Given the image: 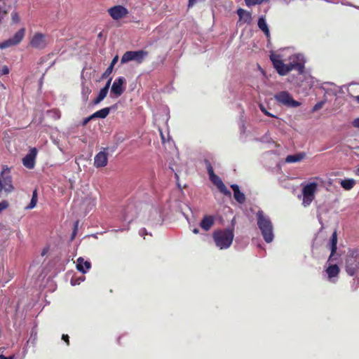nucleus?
Here are the masks:
<instances>
[{"label": "nucleus", "mask_w": 359, "mask_h": 359, "mask_svg": "<svg viewBox=\"0 0 359 359\" xmlns=\"http://www.w3.org/2000/svg\"><path fill=\"white\" fill-rule=\"evenodd\" d=\"M302 205L304 207L309 206L315 198V194L317 191L318 184L316 182H309L306 184H302Z\"/></svg>", "instance_id": "39448f33"}, {"label": "nucleus", "mask_w": 359, "mask_h": 359, "mask_svg": "<svg viewBox=\"0 0 359 359\" xmlns=\"http://www.w3.org/2000/svg\"><path fill=\"white\" fill-rule=\"evenodd\" d=\"M264 137L266 138V140H263L262 141L263 142H268L269 140H268V138H267V133L266 134Z\"/></svg>", "instance_id": "bf43d9fd"}, {"label": "nucleus", "mask_w": 359, "mask_h": 359, "mask_svg": "<svg viewBox=\"0 0 359 359\" xmlns=\"http://www.w3.org/2000/svg\"><path fill=\"white\" fill-rule=\"evenodd\" d=\"M78 226H79V221L77 220L74 222V230H73L72 235V240H73L76 235Z\"/></svg>", "instance_id": "79ce46f5"}, {"label": "nucleus", "mask_w": 359, "mask_h": 359, "mask_svg": "<svg viewBox=\"0 0 359 359\" xmlns=\"http://www.w3.org/2000/svg\"><path fill=\"white\" fill-rule=\"evenodd\" d=\"M0 359H12L11 358H7L3 355H0Z\"/></svg>", "instance_id": "864d4df0"}, {"label": "nucleus", "mask_w": 359, "mask_h": 359, "mask_svg": "<svg viewBox=\"0 0 359 359\" xmlns=\"http://www.w3.org/2000/svg\"><path fill=\"white\" fill-rule=\"evenodd\" d=\"M118 231H123V229H118ZM116 231H118V230H116Z\"/></svg>", "instance_id": "774afa93"}, {"label": "nucleus", "mask_w": 359, "mask_h": 359, "mask_svg": "<svg viewBox=\"0 0 359 359\" xmlns=\"http://www.w3.org/2000/svg\"><path fill=\"white\" fill-rule=\"evenodd\" d=\"M330 250L331 254L330 255V257L328 259V262L331 261L332 259V257L334 256V254L335 253L337 250V232L334 231L331 238H330Z\"/></svg>", "instance_id": "393cba45"}, {"label": "nucleus", "mask_w": 359, "mask_h": 359, "mask_svg": "<svg viewBox=\"0 0 359 359\" xmlns=\"http://www.w3.org/2000/svg\"><path fill=\"white\" fill-rule=\"evenodd\" d=\"M47 113L52 116L55 119H59L60 118V113L57 109L47 111Z\"/></svg>", "instance_id": "72a5a7b5"}, {"label": "nucleus", "mask_w": 359, "mask_h": 359, "mask_svg": "<svg viewBox=\"0 0 359 359\" xmlns=\"http://www.w3.org/2000/svg\"><path fill=\"white\" fill-rule=\"evenodd\" d=\"M264 0H245L247 6L250 7L255 5L261 4Z\"/></svg>", "instance_id": "473e14b6"}, {"label": "nucleus", "mask_w": 359, "mask_h": 359, "mask_svg": "<svg viewBox=\"0 0 359 359\" xmlns=\"http://www.w3.org/2000/svg\"><path fill=\"white\" fill-rule=\"evenodd\" d=\"M161 134H162V133L161 132ZM161 138L163 140V135H161Z\"/></svg>", "instance_id": "338daca9"}, {"label": "nucleus", "mask_w": 359, "mask_h": 359, "mask_svg": "<svg viewBox=\"0 0 359 359\" xmlns=\"http://www.w3.org/2000/svg\"><path fill=\"white\" fill-rule=\"evenodd\" d=\"M305 156V154L304 153H299L294 155H288L285 158V163H297L301 161Z\"/></svg>", "instance_id": "a878e982"}, {"label": "nucleus", "mask_w": 359, "mask_h": 359, "mask_svg": "<svg viewBox=\"0 0 359 359\" xmlns=\"http://www.w3.org/2000/svg\"><path fill=\"white\" fill-rule=\"evenodd\" d=\"M9 171V169L8 167L4 168L3 171L1 172V177H2V185H3V189L7 192L11 193L14 190V187L12 184V179L11 177L9 175H6V172Z\"/></svg>", "instance_id": "dca6fc26"}, {"label": "nucleus", "mask_w": 359, "mask_h": 359, "mask_svg": "<svg viewBox=\"0 0 359 359\" xmlns=\"http://www.w3.org/2000/svg\"><path fill=\"white\" fill-rule=\"evenodd\" d=\"M212 238L215 245L219 250H226L231 245L234 233L231 229H223L215 230L212 233Z\"/></svg>", "instance_id": "7ed1b4c3"}, {"label": "nucleus", "mask_w": 359, "mask_h": 359, "mask_svg": "<svg viewBox=\"0 0 359 359\" xmlns=\"http://www.w3.org/2000/svg\"><path fill=\"white\" fill-rule=\"evenodd\" d=\"M353 97H354V99L355 100V101H356L358 103H359V95L354 96Z\"/></svg>", "instance_id": "5fc2aeb1"}, {"label": "nucleus", "mask_w": 359, "mask_h": 359, "mask_svg": "<svg viewBox=\"0 0 359 359\" xmlns=\"http://www.w3.org/2000/svg\"><path fill=\"white\" fill-rule=\"evenodd\" d=\"M106 149L97 153L94 158V166L95 168H103L107 165L108 154Z\"/></svg>", "instance_id": "f3484780"}, {"label": "nucleus", "mask_w": 359, "mask_h": 359, "mask_svg": "<svg viewBox=\"0 0 359 359\" xmlns=\"http://www.w3.org/2000/svg\"><path fill=\"white\" fill-rule=\"evenodd\" d=\"M355 175L359 176V168L355 170Z\"/></svg>", "instance_id": "052dcab7"}, {"label": "nucleus", "mask_w": 359, "mask_h": 359, "mask_svg": "<svg viewBox=\"0 0 359 359\" xmlns=\"http://www.w3.org/2000/svg\"><path fill=\"white\" fill-rule=\"evenodd\" d=\"M91 93V89L88 85H86L85 83H82L81 86V95L83 101H87L88 99V96Z\"/></svg>", "instance_id": "c85d7f7f"}, {"label": "nucleus", "mask_w": 359, "mask_h": 359, "mask_svg": "<svg viewBox=\"0 0 359 359\" xmlns=\"http://www.w3.org/2000/svg\"><path fill=\"white\" fill-rule=\"evenodd\" d=\"M46 252H47V250H46V249H44V250H43V252H41V255H42V256L45 255L46 254Z\"/></svg>", "instance_id": "4d7b16f0"}, {"label": "nucleus", "mask_w": 359, "mask_h": 359, "mask_svg": "<svg viewBox=\"0 0 359 359\" xmlns=\"http://www.w3.org/2000/svg\"><path fill=\"white\" fill-rule=\"evenodd\" d=\"M325 101H320V102H317L313 107L312 109V111H318L319 109H320L323 105L325 104Z\"/></svg>", "instance_id": "58836bf2"}, {"label": "nucleus", "mask_w": 359, "mask_h": 359, "mask_svg": "<svg viewBox=\"0 0 359 359\" xmlns=\"http://www.w3.org/2000/svg\"><path fill=\"white\" fill-rule=\"evenodd\" d=\"M108 13L114 20H118L126 16L128 11L126 7L118 5L109 8Z\"/></svg>", "instance_id": "ddd939ff"}, {"label": "nucleus", "mask_w": 359, "mask_h": 359, "mask_svg": "<svg viewBox=\"0 0 359 359\" xmlns=\"http://www.w3.org/2000/svg\"><path fill=\"white\" fill-rule=\"evenodd\" d=\"M9 72H10L9 68L7 66L4 65L0 69V76H1L3 75L8 74Z\"/></svg>", "instance_id": "ea45409f"}, {"label": "nucleus", "mask_w": 359, "mask_h": 359, "mask_svg": "<svg viewBox=\"0 0 359 359\" xmlns=\"http://www.w3.org/2000/svg\"><path fill=\"white\" fill-rule=\"evenodd\" d=\"M210 180L215 186H217L221 193L228 196H231L230 191L226 187L222 180L217 175H214L213 176H211Z\"/></svg>", "instance_id": "a211bd4d"}, {"label": "nucleus", "mask_w": 359, "mask_h": 359, "mask_svg": "<svg viewBox=\"0 0 359 359\" xmlns=\"http://www.w3.org/2000/svg\"><path fill=\"white\" fill-rule=\"evenodd\" d=\"M258 27L264 33L266 36L270 38V32L264 16L259 18L257 22Z\"/></svg>", "instance_id": "b1692460"}, {"label": "nucleus", "mask_w": 359, "mask_h": 359, "mask_svg": "<svg viewBox=\"0 0 359 359\" xmlns=\"http://www.w3.org/2000/svg\"><path fill=\"white\" fill-rule=\"evenodd\" d=\"M113 69L114 67L109 65L102 74V79H106L109 77V76L111 74Z\"/></svg>", "instance_id": "e433bc0d"}, {"label": "nucleus", "mask_w": 359, "mask_h": 359, "mask_svg": "<svg viewBox=\"0 0 359 359\" xmlns=\"http://www.w3.org/2000/svg\"><path fill=\"white\" fill-rule=\"evenodd\" d=\"M25 28L22 27L12 37L0 43V49H6L20 44L25 38Z\"/></svg>", "instance_id": "6e6552de"}, {"label": "nucleus", "mask_w": 359, "mask_h": 359, "mask_svg": "<svg viewBox=\"0 0 359 359\" xmlns=\"http://www.w3.org/2000/svg\"><path fill=\"white\" fill-rule=\"evenodd\" d=\"M149 233L147 232V229L145 228H142L139 231V235L144 238V236L146 235H148ZM151 235V233H149Z\"/></svg>", "instance_id": "c03bdc74"}, {"label": "nucleus", "mask_w": 359, "mask_h": 359, "mask_svg": "<svg viewBox=\"0 0 359 359\" xmlns=\"http://www.w3.org/2000/svg\"><path fill=\"white\" fill-rule=\"evenodd\" d=\"M37 154L36 148H32L29 153L22 158V164L29 169H32L35 165V158Z\"/></svg>", "instance_id": "2eb2a0df"}, {"label": "nucleus", "mask_w": 359, "mask_h": 359, "mask_svg": "<svg viewBox=\"0 0 359 359\" xmlns=\"http://www.w3.org/2000/svg\"><path fill=\"white\" fill-rule=\"evenodd\" d=\"M62 338L67 344H69V336L67 334H63Z\"/></svg>", "instance_id": "3c124183"}, {"label": "nucleus", "mask_w": 359, "mask_h": 359, "mask_svg": "<svg viewBox=\"0 0 359 359\" xmlns=\"http://www.w3.org/2000/svg\"><path fill=\"white\" fill-rule=\"evenodd\" d=\"M340 184L342 188L346 191L351 190L355 184V180L354 179H344L341 180Z\"/></svg>", "instance_id": "bb28decb"}, {"label": "nucleus", "mask_w": 359, "mask_h": 359, "mask_svg": "<svg viewBox=\"0 0 359 359\" xmlns=\"http://www.w3.org/2000/svg\"><path fill=\"white\" fill-rule=\"evenodd\" d=\"M205 165H206V168H207L209 178H210L211 176H213L215 174L214 172L213 168L209 161H206Z\"/></svg>", "instance_id": "c9c22d12"}, {"label": "nucleus", "mask_w": 359, "mask_h": 359, "mask_svg": "<svg viewBox=\"0 0 359 359\" xmlns=\"http://www.w3.org/2000/svg\"><path fill=\"white\" fill-rule=\"evenodd\" d=\"M192 231H193V233H194L197 234V233H198L199 230H198V229L195 228V229H194L192 230Z\"/></svg>", "instance_id": "603ef678"}, {"label": "nucleus", "mask_w": 359, "mask_h": 359, "mask_svg": "<svg viewBox=\"0 0 359 359\" xmlns=\"http://www.w3.org/2000/svg\"><path fill=\"white\" fill-rule=\"evenodd\" d=\"M283 3H285L286 5H288L290 1H287V0H281Z\"/></svg>", "instance_id": "13d9d810"}, {"label": "nucleus", "mask_w": 359, "mask_h": 359, "mask_svg": "<svg viewBox=\"0 0 359 359\" xmlns=\"http://www.w3.org/2000/svg\"><path fill=\"white\" fill-rule=\"evenodd\" d=\"M147 55L148 52L143 50L136 51H127L123 55L121 62L124 64L130 61H135L140 64L144 61Z\"/></svg>", "instance_id": "0eeeda50"}, {"label": "nucleus", "mask_w": 359, "mask_h": 359, "mask_svg": "<svg viewBox=\"0 0 359 359\" xmlns=\"http://www.w3.org/2000/svg\"><path fill=\"white\" fill-rule=\"evenodd\" d=\"M256 217L257 226L264 241L267 243H271L274 239V233L271 219L262 210H259Z\"/></svg>", "instance_id": "f03ea898"}, {"label": "nucleus", "mask_w": 359, "mask_h": 359, "mask_svg": "<svg viewBox=\"0 0 359 359\" xmlns=\"http://www.w3.org/2000/svg\"><path fill=\"white\" fill-rule=\"evenodd\" d=\"M38 201L37 191L35 189L32 193V196L29 204L25 207L26 210H31L36 207Z\"/></svg>", "instance_id": "c756f323"}, {"label": "nucleus", "mask_w": 359, "mask_h": 359, "mask_svg": "<svg viewBox=\"0 0 359 359\" xmlns=\"http://www.w3.org/2000/svg\"><path fill=\"white\" fill-rule=\"evenodd\" d=\"M110 108L109 107H105L100 110L97 111L96 112L93 113L92 114V117L93 118H106L108 114H109Z\"/></svg>", "instance_id": "cd10ccee"}, {"label": "nucleus", "mask_w": 359, "mask_h": 359, "mask_svg": "<svg viewBox=\"0 0 359 359\" xmlns=\"http://www.w3.org/2000/svg\"><path fill=\"white\" fill-rule=\"evenodd\" d=\"M8 207V203L6 201L0 202V213Z\"/></svg>", "instance_id": "a19ab883"}, {"label": "nucleus", "mask_w": 359, "mask_h": 359, "mask_svg": "<svg viewBox=\"0 0 359 359\" xmlns=\"http://www.w3.org/2000/svg\"><path fill=\"white\" fill-rule=\"evenodd\" d=\"M231 188L233 191V197L235 200L238 203L243 204L245 201V196L240 191L239 187L237 184H233L231 185Z\"/></svg>", "instance_id": "4be33fe9"}, {"label": "nucleus", "mask_w": 359, "mask_h": 359, "mask_svg": "<svg viewBox=\"0 0 359 359\" xmlns=\"http://www.w3.org/2000/svg\"><path fill=\"white\" fill-rule=\"evenodd\" d=\"M345 269L350 276H353L359 269V252L349 250L346 257Z\"/></svg>", "instance_id": "20e7f679"}, {"label": "nucleus", "mask_w": 359, "mask_h": 359, "mask_svg": "<svg viewBox=\"0 0 359 359\" xmlns=\"http://www.w3.org/2000/svg\"><path fill=\"white\" fill-rule=\"evenodd\" d=\"M147 219L152 225L161 224L163 222L161 210L158 208H151Z\"/></svg>", "instance_id": "4468645a"}, {"label": "nucleus", "mask_w": 359, "mask_h": 359, "mask_svg": "<svg viewBox=\"0 0 359 359\" xmlns=\"http://www.w3.org/2000/svg\"><path fill=\"white\" fill-rule=\"evenodd\" d=\"M91 267L89 261H85L83 257H79L76 261V269L83 273H86Z\"/></svg>", "instance_id": "412c9836"}, {"label": "nucleus", "mask_w": 359, "mask_h": 359, "mask_svg": "<svg viewBox=\"0 0 359 359\" xmlns=\"http://www.w3.org/2000/svg\"><path fill=\"white\" fill-rule=\"evenodd\" d=\"M93 119H94V118H93V117H92V115H90L88 117H86V118L83 119L82 125L86 126L90 121H91Z\"/></svg>", "instance_id": "49530a36"}, {"label": "nucleus", "mask_w": 359, "mask_h": 359, "mask_svg": "<svg viewBox=\"0 0 359 359\" xmlns=\"http://www.w3.org/2000/svg\"><path fill=\"white\" fill-rule=\"evenodd\" d=\"M357 282V285L355 286V289H356L358 287V285H359V278L358 279Z\"/></svg>", "instance_id": "680f3d73"}, {"label": "nucleus", "mask_w": 359, "mask_h": 359, "mask_svg": "<svg viewBox=\"0 0 359 359\" xmlns=\"http://www.w3.org/2000/svg\"><path fill=\"white\" fill-rule=\"evenodd\" d=\"M163 112L165 114V116H166V121L168 120V118H169V111H168V109H166V108H163L162 109Z\"/></svg>", "instance_id": "09e8293b"}, {"label": "nucleus", "mask_w": 359, "mask_h": 359, "mask_svg": "<svg viewBox=\"0 0 359 359\" xmlns=\"http://www.w3.org/2000/svg\"><path fill=\"white\" fill-rule=\"evenodd\" d=\"M274 99L280 105L290 108H296L301 105V103L294 100L292 96L287 91H280L274 95Z\"/></svg>", "instance_id": "423d86ee"}, {"label": "nucleus", "mask_w": 359, "mask_h": 359, "mask_svg": "<svg viewBox=\"0 0 359 359\" xmlns=\"http://www.w3.org/2000/svg\"><path fill=\"white\" fill-rule=\"evenodd\" d=\"M36 340V332L32 329L30 333V337L27 341V344H31L32 346L34 345Z\"/></svg>", "instance_id": "2f4dec72"}, {"label": "nucleus", "mask_w": 359, "mask_h": 359, "mask_svg": "<svg viewBox=\"0 0 359 359\" xmlns=\"http://www.w3.org/2000/svg\"><path fill=\"white\" fill-rule=\"evenodd\" d=\"M111 80H112V78L110 77L108 79V81H107L105 86L102 88H101L97 97L93 101V103L95 104H99L107 97L108 91H109V88L111 83Z\"/></svg>", "instance_id": "6ab92c4d"}, {"label": "nucleus", "mask_w": 359, "mask_h": 359, "mask_svg": "<svg viewBox=\"0 0 359 359\" xmlns=\"http://www.w3.org/2000/svg\"><path fill=\"white\" fill-rule=\"evenodd\" d=\"M93 206L95 205V199L93 200Z\"/></svg>", "instance_id": "e2e57ef3"}, {"label": "nucleus", "mask_w": 359, "mask_h": 359, "mask_svg": "<svg viewBox=\"0 0 359 359\" xmlns=\"http://www.w3.org/2000/svg\"><path fill=\"white\" fill-rule=\"evenodd\" d=\"M118 55H116V56L113 58V60H111V63H110V65H109L114 67V65H115L116 64V62H118Z\"/></svg>", "instance_id": "de8ad7c7"}, {"label": "nucleus", "mask_w": 359, "mask_h": 359, "mask_svg": "<svg viewBox=\"0 0 359 359\" xmlns=\"http://www.w3.org/2000/svg\"><path fill=\"white\" fill-rule=\"evenodd\" d=\"M2 190H3V185H2L1 180H0V193L1 192Z\"/></svg>", "instance_id": "6e6d98bb"}, {"label": "nucleus", "mask_w": 359, "mask_h": 359, "mask_svg": "<svg viewBox=\"0 0 359 359\" xmlns=\"http://www.w3.org/2000/svg\"><path fill=\"white\" fill-rule=\"evenodd\" d=\"M205 0H189L188 1V8H190L193 7L196 4L200 1H204Z\"/></svg>", "instance_id": "37998d69"}, {"label": "nucleus", "mask_w": 359, "mask_h": 359, "mask_svg": "<svg viewBox=\"0 0 359 359\" xmlns=\"http://www.w3.org/2000/svg\"><path fill=\"white\" fill-rule=\"evenodd\" d=\"M47 44L46 35L41 33H35L30 40V46L36 49L42 50Z\"/></svg>", "instance_id": "9b49d317"}, {"label": "nucleus", "mask_w": 359, "mask_h": 359, "mask_svg": "<svg viewBox=\"0 0 359 359\" xmlns=\"http://www.w3.org/2000/svg\"><path fill=\"white\" fill-rule=\"evenodd\" d=\"M326 2H328V3H332V1L331 0H324Z\"/></svg>", "instance_id": "0e129e2a"}, {"label": "nucleus", "mask_w": 359, "mask_h": 359, "mask_svg": "<svg viewBox=\"0 0 359 359\" xmlns=\"http://www.w3.org/2000/svg\"><path fill=\"white\" fill-rule=\"evenodd\" d=\"M340 269L337 264H329L325 270V279L331 283H336L339 279Z\"/></svg>", "instance_id": "9d476101"}, {"label": "nucleus", "mask_w": 359, "mask_h": 359, "mask_svg": "<svg viewBox=\"0 0 359 359\" xmlns=\"http://www.w3.org/2000/svg\"><path fill=\"white\" fill-rule=\"evenodd\" d=\"M341 3L343 5H346V6H353L354 8H356L359 9V6H353L352 4H351L349 2L344 3V1H341Z\"/></svg>", "instance_id": "8fccbe9b"}, {"label": "nucleus", "mask_w": 359, "mask_h": 359, "mask_svg": "<svg viewBox=\"0 0 359 359\" xmlns=\"http://www.w3.org/2000/svg\"><path fill=\"white\" fill-rule=\"evenodd\" d=\"M270 60L273 67L280 76H285L290 72L296 70L299 74H303L305 70L306 57L303 53H296L287 58V63H284L283 57L280 54L272 53Z\"/></svg>", "instance_id": "f257e3e1"}, {"label": "nucleus", "mask_w": 359, "mask_h": 359, "mask_svg": "<svg viewBox=\"0 0 359 359\" xmlns=\"http://www.w3.org/2000/svg\"><path fill=\"white\" fill-rule=\"evenodd\" d=\"M352 126L355 128H357L359 130V117L358 118H355L353 121H352Z\"/></svg>", "instance_id": "a18cd8bd"}, {"label": "nucleus", "mask_w": 359, "mask_h": 359, "mask_svg": "<svg viewBox=\"0 0 359 359\" xmlns=\"http://www.w3.org/2000/svg\"><path fill=\"white\" fill-rule=\"evenodd\" d=\"M84 280V277L81 276L78 278H72L71 279V285H79L81 282Z\"/></svg>", "instance_id": "4c0bfd02"}, {"label": "nucleus", "mask_w": 359, "mask_h": 359, "mask_svg": "<svg viewBox=\"0 0 359 359\" xmlns=\"http://www.w3.org/2000/svg\"><path fill=\"white\" fill-rule=\"evenodd\" d=\"M259 107L260 110L262 111V112H263L266 116H268L270 117H273V118H277L275 115L269 112L263 104H259Z\"/></svg>", "instance_id": "f704fd0d"}, {"label": "nucleus", "mask_w": 359, "mask_h": 359, "mask_svg": "<svg viewBox=\"0 0 359 359\" xmlns=\"http://www.w3.org/2000/svg\"><path fill=\"white\" fill-rule=\"evenodd\" d=\"M302 76L299 80L297 81L296 86L299 88L304 89H311L316 82V79L309 74H300Z\"/></svg>", "instance_id": "f8f14e48"}, {"label": "nucleus", "mask_w": 359, "mask_h": 359, "mask_svg": "<svg viewBox=\"0 0 359 359\" xmlns=\"http://www.w3.org/2000/svg\"><path fill=\"white\" fill-rule=\"evenodd\" d=\"M215 223V218L212 215H205L200 223V226L205 231H209Z\"/></svg>", "instance_id": "aec40b11"}, {"label": "nucleus", "mask_w": 359, "mask_h": 359, "mask_svg": "<svg viewBox=\"0 0 359 359\" xmlns=\"http://www.w3.org/2000/svg\"><path fill=\"white\" fill-rule=\"evenodd\" d=\"M123 221H126V220H127V219H126V217H123Z\"/></svg>", "instance_id": "69168bd1"}, {"label": "nucleus", "mask_w": 359, "mask_h": 359, "mask_svg": "<svg viewBox=\"0 0 359 359\" xmlns=\"http://www.w3.org/2000/svg\"><path fill=\"white\" fill-rule=\"evenodd\" d=\"M12 24H18L20 21V18L18 13L15 11H13L11 14Z\"/></svg>", "instance_id": "7c9ffc66"}, {"label": "nucleus", "mask_w": 359, "mask_h": 359, "mask_svg": "<svg viewBox=\"0 0 359 359\" xmlns=\"http://www.w3.org/2000/svg\"><path fill=\"white\" fill-rule=\"evenodd\" d=\"M126 80L123 76H119L114 80L111 87V95L113 97H120L126 90Z\"/></svg>", "instance_id": "1a4fd4ad"}, {"label": "nucleus", "mask_w": 359, "mask_h": 359, "mask_svg": "<svg viewBox=\"0 0 359 359\" xmlns=\"http://www.w3.org/2000/svg\"><path fill=\"white\" fill-rule=\"evenodd\" d=\"M237 14L239 16L240 20H243V22L250 24L252 22V15L250 12L246 11L243 8L237 10Z\"/></svg>", "instance_id": "5701e85b"}]
</instances>
